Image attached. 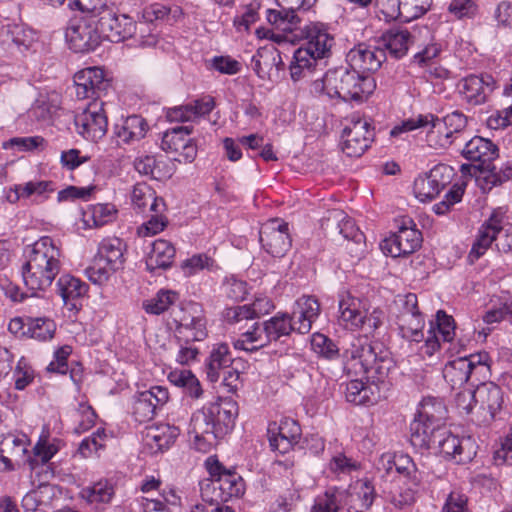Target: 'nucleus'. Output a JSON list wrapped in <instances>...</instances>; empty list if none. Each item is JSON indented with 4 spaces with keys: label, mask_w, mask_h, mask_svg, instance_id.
I'll use <instances>...</instances> for the list:
<instances>
[{
    "label": "nucleus",
    "mask_w": 512,
    "mask_h": 512,
    "mask_svg": "<svg viewBox=\"0 0 512 512\" xmlns=\"http://www.w3.org/2000/svg\"><path fill=\"white\" fill-rule=\"evenodd\" d=\"M343 368L347 374H365L370 382L351 380L346 385V400L355 405H372L381 397V387L386 389L395 363L390 353L379 344H372L365 337H353L344 347Z\"/></svg>",
    "instance_id": "1"
},
{
    "label": "nucleus",
    "mask_w": 512,
    "mask_h": 512,
    "mask_svg": "<svg viewBox=\"0 0 512 512\" xmlns=\"http://www.w3.org/2000/svg\"><path fill=\"white\" fill-rule=\"evenodd\" d=\"M237 415L238 405L231 398H221L195 411L188 427L195 449L209 452L233 429Z\"/></svg>",
    "instance_id": "2"
},
{
    "label": "nucleus",
    "mask_w": 512,
    "mask_h": 512,
    "mask_svg": "<svg viewBox=\"0 0 512 512\" xmlns=\"http://www.w3.org/2000/svg\"><path fill=\"white\" fill-rule=\"evenodd\" d=\"M25 263L22 277L25 286L38 295L53 283L62 268L63 253L59 244L49 236H43L24 250Z\"/></svg>",
    "instance_id": "3"
},
{
    "label": "nucleus",
    "mask_w": 512,
    "mask_h": 512,
    "mask_svg": "<svg viewBox=\"0 0 512 512\" xmlns=\"http://www.w3.org/2000/svg\"><path fill=\"white\" fill-rule=\"evenodd\" d=\"M376 88L375 79L370 74H361L354 69L339 67L328 70L322 79L315 80L311 91L317 95H325L329 99L362 101Z\"/></svg>",
    "instance_id": "4"
},
{
    "label": "nucleus",
    "mask_w": 512,
    "mask_h": 512,
    "mask_svg": "<svg viewBox=\"0 0 512 512\" xmlns=\"http://www.w3.org/2000/svg\"><path fill=\"white\" fill-rule=\"evenodd\" d=\"M303 44L294 52L290 63L293 81H299L316 67L318 60L325 58L332 47L333 37L321 23H310L302 31Z\"/></svg>",
    "instance_id": "5"
},
{
    "label": "nucleus",
    "mask_w": 512,
    "mask_h": 512,
    "mask_svg": "<svg viewBox=\"0 0 512 512\" xmlns=\"http://www.w3.org/2000/svg\"><path fill=\"white\" fill-rule=\"evenodd\" d=\"M206 467L211 479L201 487V495L205 501L227 502L244 494L245 483L238 473L225 469L218 460L212 457L206 460Z\"/></svg>",
    "instance_id": "6"
},
{
    "label": "nucleus",
    "mask_w": 512,
    "mask_h": 512,
    "mask_svg": "<svg viewBox=\"0 0 512 512\" xmlns=\"http://www.w3.org/2000/svg\"><path fill=\"white\" fill-rule=\"evenodd\" d=\"M490 357L487 352H478L449 361L443 369V377L452 389H460L469 379L479 380L489 373Z\"/></svg>",
    "instance_id": "7"
},
{
    "label": "nucleus",
    "mask_w": 512,
    "mask_h": 512,
    "mask_svg": "<svg viewBox=\"0 0 512 512\" xmlns=\"http://www.w3.org/2000/svg\"><path fill=\"white\" fill-rule=\"evenodd\" d=\"M418 128H426V142L428 146L434 149H446L454 144L452 138L446 130L445 124H442L440 118L433 114H419L416 117L403 121L400 125L395 126L390 134L398 136L403 132L413 131Z\"/></svg>",
    "instance_id": "8"
},
{
    "label": "nucleus",
    "mask_w": 512,
    "mask_h": 512,
    "mask_svg": "<svg viewBox=\"0 0 512 512\" xmlns=\"http://www.w3.org/2000/svg\"><path fill=\"white\" fill-rule=\"evenodd\" d=\"M387 460L389 464L393 463L396 471L403 476L404 485L406 486L397 497L393 498L395 506L402 508L411 505L416 494L422 487L423 476L417 469L415 463L408 455L400 454L392 456L390 454L383 455V461Z\"/></svg>",
    "instance_id": "9"
},
{
    "label": "nucleus",
    "mask_w": 512,
    "mask_h": 512,
    "mask_svg": "<svg viewBox=\"0 0 512 512\" xmlns=\"http://www.w3.org/2000/svg\"><path fill=\"white\" fill-rule=\"evenodd\" d=\"M65 38L74 52L86 53L98 47L102 40V34L99 31L96 18L83 16L69 21Z\"/></svg>",
    "instance_id": "10"
},
{
    "label": "nucleus",
    "mask_w": 512,
    "mask_h": 512,
    "mask_svg": "<svg viewBox=\"0 0 512 512\" xmlns=\"http://www.w3.org/2000/svg\"><path fill=\"white\" fill-rule=\"evenodd\" d=\"M99 31L102 34V39H107L111 42H120L127 38L133 37L136 31L141 33L147 24L144 22L136 23L131 17L125 14H119L114 7L108 6L104 8L101 15L96 18Z\"/></svg>",
    "instance_id": "11"
},
{
    "label": "nucleus",
    "mask_w": 512,
    "mask_h": 512,
    "mask_svg": "<svg viewBox=\"0 0 512 512\" xmlns=\"http://www.w3.org/2000/svg\"><path fill=\"white\" fill-rule=\"evenodd\" d=\"M77 133L84 139L97 142L107 132L108 120L104 111V102L100 99L90 101L81 112L75 115Z\"/></svg>",
    "instance_id": "12"
},
{
    "label": "nucleus",
    "mask_w": 512,
    "mask_h": 512,
    "mask_svg": "<svg viewBox=\"0 0 512 512\" xmlns=\"http://www.w3.org/2000/svg\"><path fill=\"white\" fill-rule=\"evenodd\" d=\"M422 234L410 218H403L397 232L383 240L381 248L391 257L411 254L420 248Z\"/></svg>",
    "instance_id": "13"
},
{
    "label": "nucleus",
    "mask_w": 512,
    "mask_h": 512,
    "mask_svg": "<svg viewBox=\"0 0 512 512\" xmlns=\"http://www.w3.org/2000/svg\"><path fill=\"white\" fill-rule=\"evenodd\" d=\"M462 155L469 161L477 165L462 164L461 172L463 174L476 175L478 170L482 175L491 166L493 160L498 156L497 146L489 139L475 136L470 139L462 149Z\"/></svg>",
    "instance_id": "14"
},
{
    "label": "nucleus",
    "mask_w": 512,
    "mask_h": 512,
    "mask_svg": "<svg viewBox=\"0 0 512 512\" xmlns=\"http://www.w3.org/2000/svg\"><path fill=\"white\" fill-rule=\"evenodd\" d=\"M476 448L471 437H459L443 427L433 450L439 451L445 458L457 464H465L476 456Z\"/></svg>",
    "instance_id": "15"
},
{
    "label": "nucleus",
    "mask_w": 512,
    "mask_h": 512,
    "mask_svg": "<svg viewBox=\"0 0 512 512\" xmlns=\"http://www.w3.org/2000/svg\"><path fill=\"white\" fill-rule=\"evenodd\" d=\"M454 170L446 164L434 166L428 174L419 176L414 181L415 196L422 202L434 199L451 183Z\"/></svg>",
    "instance_id": "16"
},
{
    "label": "nucleus",
    "mask_w": 512,
    "mask_h": 512,
    "mask_svg": "<svg viewBox=\"0 0 512 512\" xmlns=\"http://www.w3.org/2000/svg\"><path fill=\"white\" fill-rule=\"evenodd\" d=\"M323 227L328 231L338 230V233L344 239L351 243L354 247L348 248L350 253L359 257L365 246V237L360 229L356 226L353 219L348 217L342 210H332L327 218L323 221Z\"/></svg>",
    "instance_id": "17"
},
{
    "label": "nucleus",
    "mask_w": 512,
    "mask_h": 512,
    "mask_svg": "<svg viewBox=\"0 0 512 512\" xmlns=\"http://www.w3.org/2000/svg\"><path fill=\"white\" fill-rule=\"evenodd\" d=\"M191 133V126H177L168 129L162 138V149L175 153V160L178 162L191 163L197 155L196 144L189 138Z\"/></svg>",
    "instance_id": "18"
},
{
    "label": "nucleus",
    "mask_w": 512,
    "mask_h": 512,
    "mask_svg": "<svg viewBox=\"0 0 512 512\" xmlns=\"http://www.w3.org/2000/svg\"><path fill=\"white\" fill-rule=\"evenodd\" d=\"M260 243L267 253L274 257H283L291 247L288 223L272 219L262 225Z\"/></svg>",
    "instance_id": "19"
},
{
    "label": "nucleus",
    "mask_w": 512,
    "mask_h": 512,
    "mask_svg": "<svg viewBox=\"0 0 512 512\" xmlns=\"http://www.w3.org/2000/svg\"><path fill=\"white\" fill-rule=\"evenodd\" d=\"M169 400L168 389L164 386H152L135 396L133 403V416L136 421L143 423L150 421Z\"/></svg>",
    "instance_id": "20"
},
{
    "label": "nucleus",
    "mask_w": 512,
    "mask_h": 512,
    "mask_svg": "<svg viewBox=\"0 0 512 512\" xmlns=\"http://www.w3.org/2000/svg\"><path fill=\"white\" fill-rule=\"evenodd\" d=\"M374 137L373 129L365 119L352 121L343 130L342 150L349 157H359L369 147Z\"/></svg>",
    "instance_id": "21"
},
{
    "label": "nucleus",
    "mask_w": 512,
    "mask_h": 512,
    "mask_svg": "<svg viewBox=\"0 0 512 512\" xmlns=\"http://www.w3.org/2000/svg\"><path fill=\"white\" fill-rule=\"evenodd\" d=\"M206 318L198 304H190L183 309L176 332L178 339L203 341L208 336Z\"/></svg>",
    "instance_id": "22"
},
{
    "label": "nucleus",
    "mask_w": 512,
    "mask_h": 512,
    "mask_svg": "<svg viewBox=\"0 0 512 512\" xmlns=\"http://www.w3.org/2000/svg\"><path fill=\"white\" fill-rule=\"evenodd\" d=\"M386 59L382 48L360 43L353 47L346 56L347 63L361 74L377 71Z\"/></svg>",
    "instance_id": "23"
},
{
    "label": "nucleus",
    "mask_w": 512,
    "mask_h": 512,
    "mask_svg": "<svg viewBox=\"0 0 512 512\" xmlns=\"http://www.w3.org/2000/svg\"><path fill=\"white\" fill-rule=\"evenodd\" d=\"M494 87L493 77L487 74L466 76L457 85L462 99L473 106L485 103Z\"/></svg>",
    "instance_id": "24"
},
{
    "label": "nucleus",
    "mask_w": 512,
    "mask_h": 512,
    "mask_svg": "<svg viewBox=\"0 0 512 512\" xmlns=\"http://www.w3.org/2000/svg\"><path fill=\"white\" fill-rule=\"evenodd\" d=\"M455 336V322L452 316L445 311L439 310L435 320L430 321L428 337L421 347V354L431 357L440 348V337L444 342H450Z\"/></svg>",
    "instance_id": "25"
},
{
    "label": "nucleus",
    "mask_w": 512,
    "mask_h": 512,
    "mask_svg": "<svg viewBox=\"0 0 512 512\" xmlns=\"http://www.w3.org/2000/svg\"><path fill=\"white\" fill-rule=\"evenodd\" d=\"M301 436L299 424L291 418H283L268 426V439L272 450L281 454L289 452Z\"/></svg>",
    "instance_id": "26"
},
{
    "label": "nucleus",
    "mask_w": 512,
    "mask_h": 512,
    "mask_svg": "<svg viewBox=\"0 0 512 512\" xmlns=\"http://www.w3.org/2000/svg\"><path fill=\"white\" fill-rule=\"evenodd\" d=\"M320 312V304L315 297L302 296L298 298L290 314V321L294 332L299 334L309 333Z\"/></svg>",
    "instance_id": "27"
},
{
    "label": "nucleus",
    "mask_w": 512,
    "mask_h": 512,
    "mask_svg": "<svg viewBox=\"0 0 512 512\" xmlns=\"http://www.w3.org/2000/svg\"><path fill=\"white\" fill-rule=\"evenodd\" d=\"M148 131L146 120L138 115L121 119L113 126V140L118 147L132 145L143 139Z\"/></svg>",
    "instance_id": "28"
},
{
    "label": "nucleus",
    "mask_w": 512,
    "mask_h": 512,
    "mask_svg": "<svg viewBox=\"0 0 512 512\" xmlns=\"http://www.w3.org/2000/svg\"><path fill=\"white\" fill-rule=\"evenodd\" d=\"M476 403L483 413V421L490 422L503 404V393L493 382H484L476 387Z\"/></svg>",
    "instance_id": "29"
},
{
    "label": "nucleus",
    "mask_w": 512,
    "mask_h": 512,
    "mask_svg": "<svg viewBox=\"0 0 512 512\" xmlns=\"http://www.w3.org/2000/svg\"><path fill=\"white\" fill-rule=\"evenodd\" d=\"M214 107V98L204 96L185 105L169 109L167 118L171 122H195L201 117L208 115Z\"/></svg>",
    "instance_id": "30"
},
{
    "label": "nucleus",
    "mask_w": 512,
    "mask_h": 512,
    "mask_svg": "<svg viewBox=\"0 0 512 512\" xmlns=\"http://www.w3.org/2000/svg\"><path fill=\"white\" fill-rule=\"evenodd\" d=\"M344 491V505L348 507V512H366L373 504L374 487L368 480H357Z\"/></svg>",
    "instance_id": "31"
},
{
    "label": "nucleus",
    "mask_w": 512,
    "mask_h": 512,
    "mask_svg": "<svg viewBox=\"0 0 512 512\" xmlns=\"http://www.w3.org/2000/svg\"><path fill=\"white\" fill-rule=\"evenodd\" d=\"M366 309L362 302L349 294L342 295L339 300V323L346 329L356 330L363 327Z\"/></svg>",
    "instance_id": "32"
},
{
    "label": "nucleus",
    "mask_w": 512,
    "mask_h": 512,
    "mask_svg": "<svg viewBox=\"0 0 512 512\" xmlns=\"http://www.w3.org/2000/svg\"><path fill=\"white\" fill-rule=\"evenodd\" d=\"M180 430L177 426L168 423H160L147 428L145 444L154 452L169 448L177 439Z\"/></svg>",
    "instance_id": "33"
},
{
    "label": "nucleus",
    "mask_w": 512,
    "mask_h": 512,
    "mask_svg": "<svg viewBox=\"0 0 512 512\" xmlns=\"http://www.w3.org/2000/svg\"><path fill=\"white\" fill-rule=\"evenodd\" d=\"M442 428V426L424 421L413 420L410 425V442L412 446L419 450L434 449Z\"/></svg>",
    "instance_id": "34"
},
{
    "label": "nucleus",
    "mask_w": 512,
    "mask_h": 512,
    "mask_svg": "<svg viewBox=\"0 0 512 512\" xmlns=\"http://www.w3.org/2000/svg\"><path fill=\"white\" fill-rule=\"evenodd\" d=\"M233 362L229 346L226 343L213 345L210 354L205 362L207 379L214 383L220 378L221 371L230 368Z\"/></svg>",
    "instance_id": "35"
},
{
    "label": "nucleus",
    "mask_w": 512,
    "mask_h": 512,
    "mask_svg": "<svg viewBox=\"0 0 512 512\" xmlns=\"http://www.w3.org/2000/svg\"><path fill=\"white\" fill-rule=\"evenodd\" d=\"M382 42L391 56L400 59L407 54L414 43V36L407 29L394 28L383 34Z\"/></svg>",
    "instance_id": "36"
},
{
    "label": "nucleus",
    "mask_w": 512,
    "mask_h": 512,
    "mask_svg": "<svg viewBox=\"0 0 512 512\" xmlns=\"http://www.w3.org/2000/svg\"><path fill=\"white\" fill-rule=\"evenodd\" d=\"M498 228V214L493 213L480 227L476 240L469 253V258L474 261L479 259L493 242L496 243Z\"/></svg>",
    "instance_id": "37"
},
{
    "label": "nucleus",
    "mask_w": 512,
    "mask_h": 512,
    "mask_svg": "<svg viewBox=\"0 0 512 512\" xmlns=\"http://www.w3.org/2000/svg\"><path fill=\"white\" fill-rule=\"evenodd\" d=\"M125 243L117 237L104 238L98 246L96 257L117 270L124 264Z\"/></svg>",
    "instance_id": "38"
},
{
    "label": "nucleus",
    "mask_w": 512,
    "mask_h": 512,
    "mask_svg": "<svg viewBox=\"0 0 512 512\" xmlns=\"http://www.w3.org/2000/svg\"><path fill=\"white\" fill-rule=\"evenodd\" d=\"M175 248L167 240L158 239L153 242L152 250L146 259L147 269H166L171 266L175 257Z\"/></svg>",
    "instance_id": "39"
},
{
    "label": "nucleus",
    "mask_w": 512,
    "mask_h": 512,
    "mask_svg": "<svg viewBox=\"0 0 512 512\" xmlns=\"http://www.w3.org/2000/svg\"><path fill=\"white\" fill-rule=\"evenodd\" d=\"M268 345L269 343L262 322L254 323L247 331L240 334V336L233 341V346L236 350L250 353L256 352Z\"/></svg>",
    "instance_id": "40"
},
{
    "label": "nucleus",
    "mask_w": 512,
    "mask_h": 512,
    "mask_svg": "<svg viewBox=\"0 0 512 512\" xmlns=\"http://www.w3.org/2000/svg\"><path fill=\"white\" fill-rule=\"evenodd\" d=\"M117 213L115 205L110 203L91 205L83 212L84 226L94 228L107 225L116 219Z\"/></svg>",
    "instance_id": "41"
},
{
    "label": "nucleus",
    "mask_w": 512,
    "mask_h": 512,
    "mask_svg": "<svg viewBox=\"0 0 512 512\" xmlns=\"http://www.w3.org/2000/svg\"><path fill=\"white\" fill-rule=\"evenodd\" d=\"M80 497L91 505L109 504L114 495V485L107 479H101L89 486L83 487Z\"/></svg>",
    "instance_id": "42"
},
{
    "label": "nucleus",
    "mask_w": 512,
    "mask_h": 512,
    "mask_svg": "<svg viewBox=\"0 0 512 512\" xmlns=\"http://www.w3.org/2000/svg\"><path fill=\"white\" fill-rule=\"evenodd\" d=\"M396 324L403 338L417 343L423 340L425 319L422 313L415 315L397 314Z\"/></svg>",
    "instance_id": "43"
},
{
    "label": "nucleus",
    "mask_w": 512,
    "mask_h": 512,
    "mask_svg": "<svg viewBox=\"0 0 512 512\" xmlns=\"http://www.w3.org/2000/svg\"><path fill=\"white\" fill-rule=\"evenodd\" d=\"M131 201L134 207L140 211H144L149 206L150 211L158 213L164 206L163 200L158 198L155 191L145 183H138L134 186Z\"/></svg>",
    "instance_id": "44"
},
{
    "label": "nucleus",
    "mask_w": 512,
    "mask_h": 512,
    "mask_svg": "<svg viewBox=\"0 0 512 512\" xmlns=\"http://www.w3.org/2000/svg\"><path fill=\"white\" fill-rule=\"evenodd\" d=\"M56 285L65 304L84 297L88 292V285L70 274L60 276Z\"/></svg>",
    "instance_id": "45"
},
{
    "label": "nucleus",
    "mask_w": 512,
    "mask_h": 512,
    "mask_svg": "<svg viewBox=\"0 0 512 512\" xmlns=\"http://www.w3.org/2000/svg\"><path fill=\"white\" fill-rule=\"evenodd\" d=\"M22 184L24 201L39 205L47 201L56 190L55 184L49 180H31Z\"/></svg>",
    "instance_id": "46"
},
{
    "label": "nucleus",
    "mask_w": 512,
    "mask_h": 512,
    "mask_svg": "<svg viewBox=\"0 0 512 512\" xmlns=\"http://www.w3.org/2000/svg\"><path fill=\"white\" fill-rule=\"evenodd\" d=\"M56 323L48 317H28L26 338L39 342H47L54 338Z\"/></svg>",
    "instance_id": "47"
},
{
    "label": "nucleus",
    "mask_w": 512,
    "mask_h": 512,
    "mask_svg": "<svg viewBox=\"0 0 512 512\" xmlns=\"http://www.w3.org/2000/svg\"><path fill=\"white\" fill-rule=\"evenodd\" d=\"M262 325L269 344L294 332L290 321V314L284 312H278L270 319L263 321Z\"/></svg>",
    "instance_id": "48"
},
{
    "label": "nucleus",
    "mask_w": 512,
    "mask_h": 512,
    "mask_svg": "<svg viewBox=\"0 0 512 512\" xmlns=\"http://www.w3.org/2000/svg\"><path fill=\"white\" fill-rule=\"evenodd\" d=\"M446 417V408L441 400L435 398H425L421 402L418 415L414 420L424 421L433 425L443 427Z\"/></svg>",
    "instance_id": "49"
},
{
    "label": "nucleus",
    "mask_w": 512,
    "mask_h": 512,
    "mask_svg": "<svg viewBox=\"0 0 512 512\" xmlns=\"http://www.w3.org/2000/svg\"><path fill=\"white\" fill-rule=\"evenodd\" d=\"M345 497L344 489L329 488L316 497L310 512H339L344 506Z\"/></svg>",
    "instance_id": "50"
},
{
    "label": "nucleus",
    "mask_w": 512,
    "mask_h": 512,
    "mask_svg": "<svg viewBox=\"0 0 512 512\" xmlns=\"http://www.w3.org/2000/svg\"><path fill=\"white\" fill-rule=\"evenodd\" d=\"M267 20L275 28L289 33H292L300 23V18L296 12L282 4L280 9L267 10Z\"/></svg>",
    "instance_id": "51"
},
{
    "label": "nucleus",
    "mask_w": 512,
    "mask_h": 512,
    "mask_svg": "<svg viewBox=\"0 0 512 512\" xmlns=\"http://www.w3.org/2000/svg\"><path fill=\"white\" fill-rule=\"evenodd\" d=\"M26 452L27 448L23 439L7 435L0 440V461L8 470L13 469L12 458L22 457Z\"/></svg>",
    "instance_id": "52"
},
{
    "label": "nucleus",
    "mask_w": 512,
    "mask_h": 512,
    "mask_svg": "<svg viewBox=\"0 0 512 512\" xmlns=\"http://www.w3.org/2000/svg\"><path fill=\"white\" fill-rule=\"evenodd\" d=\"M135 169L143 175L152 177L153 179H162L170 177L169 170L164 171V161L156 159L154 156L146 155L135 160Z\"/></svg>",
    "instance_id": "53"
},
{
    "label": "nucleus",
    "mask_w": 512,
    "mask_h": 512,
    "mask_svg": "<svg viewBox=\"0 0 512 512\" xmlns=\"http://www.w3.org/2000/svg\"><path fill=\"white\" fill-rule=\"evenodd\" d=\"M178 300V294L172 290H160L153 298L143 302L148 314L159 315Z\"/></svg>",
    "instance_id": "54"
},
{
    "label": "nucleus",
    "mask_w": 512,
    "mask_h": 512,
    "mask_svg": "<svg viewBox=\"0 0 512 512\" xmlns=\"http://www.w3.org/2000/svg\"><path fill=\"white\" fill-rule=\"evenodd\" d=\"M181 268L186 276H192L203 270L215 271L218 269V266L214 259L206 254L200 253L184 260L181 264Z\"/></svg>",
    "instance_id": "55"
},
{
    "label": "nucleus",
    "mask_w": 512,
    "mask_h": 512,
    "mask_svg": "<svg viewBox=\"0 0 512 512\" xmlns=\"http://www.w3.org/2000/svg\"><path fill=\"white\" fill-rule=\"evenodd\" d=\"M359 468L360 464L356 460L347 457L345 454L341 452L336 453L334 456H332L327 467L328 471L337 478L349 475L353 471L358 470Z\"/></svg>",
    "instance_id": "56"
},
{
    "label": "nucleus",
    "mask_w": 512,
    "mask_h": 512,
    "mask_svg": "<svg viewBox=\"0 0 512 512\" xmlns=\"http://www.w3.org/2000/svg\"><path fill=\"white\" fill-rule=\"evenodd\" d=\"M75 75L100 94L109 86V81L100 67H87L78 71Z\"/></svg>",
    "instance_id": "57"
},
{
    "label": "nucleus",
    "mask_w": 512,
    "mask_h": 512,
    "mask_svg": "<svg viewBox=\"0 0 512 512\" xmlns=\"http://www.w3.org/2000/svg\"><path fill=\"white\" fill-rule=\"evenodd\" d=\"M116 271V268L95 256L92 265L85 269V274L92 283L102 285L106 283L110 276Z\"/></svg>",
    "instance_id": "58"
},
{
    "label": "nucleus",
    "mask_w": 512,
    "mask_h": 512,
    "mask_svg": "<svg viewBox=\"0 0 512 512\" xmlns=\"http://www.w3.org/2000/svg\"><path fill=\"white\" fill-rule=\"evenodd\" d=\"M402 22H410L423 16L431 7L432 0H400Z\"/></svg>",
    "instance_id": "59"
},
{
    "label": "nucleus",
    "mask_w": 512,
    "mask_h": 512,
    "mask_svg": "<svg viewBox=\"0 0 512 512\" xmlns=\"http://www.w3.org/2000/svg\"><path fill=\"white\" fill-rule=\"evenodd\" d=\"M35 40V35L31 29L22 26H13L7 32L6 41H10L20 52L29 49Z\"/></svg>",
    "instance_id": "60"
},
{
    "label": "nucleus",
    "mask_w": 512,
    "mask_h": 512,
    "mask_svg": "<svg viewBox=\"0 0 512 512\" xmlns=\"http://www.w3.org/2000/svg\"><path fill=\"white\" fill-rule=\"evenodd\" d=\"M34 370L28 359L22 356L14 369L13 378L15 380V389L24 390L34 380Z\"/></svg>",
    "instance_id": "61"
},
{
    "label": "nucleus",
    "mask_w": 512,
    "mask_h": 512,
    "mask_svg": "<svg viewBox=\"0 0 512 512\" xmlns=\"http://www.w3.org/2000/svg\"><path fill=\"white\" fill-rule=\"evenodd\" d=\"M105 439V430L102 428L97 429L96 432L81 441L79 444L78 453L84 458L91 457L98 450L104 447Z\"/></svg>",
    "instance_id": "62"
},
{
    "label": "nucleus",
    "mask_w": 512,
    "mask_h": 512,
    "mask_svg": "<svg viewBox=\"0 0 512 512\" xmlns=\"http://www.w3.org/2000/svg\"><path fill=\"white\" fill-rule=\"evenodd\" d=\"M311 346L314 352L327 359L335 358L339 352L336 344L330 338L321 333H314L312 335Z\"/></svg>",
    "instance_id": "63"
},
{
    "label": "nucleus",
    "mask_w": 512,
    "mask_h": 512,
    "mask_svg": "<svg viewBox=\"0 0 512 512\" xmlns=\"http://www.w3.org/2000/svg\"><path fill=\"white\" fill-rule=\"evenodd\" d=\"M482 178L488 189L508 181L512 178V162L503 164L499 171H496L495 167L491 165Z\"/></svg>",
    "instance_id": "64"
}]
</instances>
